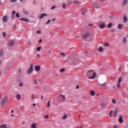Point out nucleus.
Returning <instances> with one entry per match:
<instances>
[{"instance_id":"obj_11","label":"nucleus","mask_w":128,"mask_h":128,"mask_svg":"<svg viewBox=\"0 0 128 128\" xmlns=\"http://www.w3.org/2000/svg\"><path fill=\"white\" fill-rule=\"evenodd\" d=\"M40 70V65H38V66H35V70L36 72H38Z\"/></svg>"},{"instance_id":"obj_3","label":"nucleus","mask_w":128,"mask_h":128,"mask_svg":"<svg viewBox=\"0 0 128 128\" xmlns=\"http://www.w3.org/2000/svg\"><path fill=\"white\" fill-rule=\"evenodd\" d=\"M59 100L60 102H64L66 101V96L62 94L59 95Z\"/></svg>"},{"instance_id":"obj_33","label":"nucleus","mask_w":128,"mask_h":128,"mask_svg":"<svg viewBox=\"0 0 128 128\" xmlns=\"http://www.w3.org/2000/svg\"><path fill=\"white\" fill-rule=\"evenodd\" d=\"M112 23H110L107 26L108 28H112Z\"/></svg>"},{"instance_id":"obj_16","label":"nucleus","mask_w":128,"mask_h":128,"mask_svg":"<svg viewBox=\"0 0 128 128\" xmlns=\"http://www.w3.org/2000/svg\"><path fill=\"white\" fill-rule=\"evenodd\" d=\"M119 122L120 124H122L124 122V119H122V116H120L119 118Z\"/></svg>"},{"instance_id":"obj_17","label":"nucleus","mask_w":128,"mask_h":128,"mask_svg":"<svg viewBox=\"0 0 128 128\" xmlns=\"http://www.w3.org/2000/svg\"><path fill=\"white\" fill-rule=\"evenodd\" d=\"M31 128H36V124L33 123L31 125Z\"/></svg>"},{"instance_id":"obj_43","label":"nucleus","mask_w":128,"mask_h":128,"mask_svg":"<svg viewBox=\"0 0 128 128\" xmlns=\"http://www.w3.org/2000/svg\"><path fill=\"white\" fill-rule=\"evenodd\" d=\"M2 34H3V36L4 38H6V33H4V32H2Z\"/></svg>"},{"instance_id":"obj_18","label":"nucleus","mask_w":128,"mask_h":128,"mask_svg":"<svg viewBox=\"0 0 128 128\" xmlns=\"http://www.w3.org/2000/svg\"><path fill=\"white\" fill-rule=\"evenodd\" d=\"M122 28H124V25H122V24H119L118 26V28L119 30H122Z\"/></svg>"},{"instance_id":"obj_23","label":"nucleus","mask_w":128,"mask_h":128,"mask_svg":"<svg viewBox=\"0 0 128 128\" xmlns=\"http://www.w3.org/2000/svg\"><path fill=\"white\" fill-rule=\"evenodd\" d=\"M14 14H16V11H13L12 12V18H14Z\"/></svg>"},{"instance_id":"obj_24","label":"nucleus","mask_w":128,"mask_h":128,"mask_svg":"<svg viewBox=\"0 0 128 128\" xmlns=\"http://www.w3.org/2000/svg\"><path fill=\"white\" fill-rule=\"evenodd\" d=\"M50 100H49L47 103V107L50 108Z\"/></svg>"},{"instance_id":"obj_55","label":"nucleus","mask_w":128,"mask_h":128,"mask_svg":"<svg viewBox=\"0 0 128 128\" xmlns=\"http://www.w3.org/2000/svg\"><path fill=\"white\" fill-rule=\"evenodd\" d=\"M88 26H94V24H88Z\"/></svg>"},{"instance_id":"obj_5","label":"nucleus","mask_w":128,"mask_h":128,"mask_svg":"<svg viewBox=\"0 0 128 128\" xmlns=\"http://www.w3.org/2000/svg\"><path fill=\"white\" fill-rule=\"evenodd\" d=\"M100 3L95 2L94 4V8H100Z\"/></svg>"},{"instance_id":"obj_30","label":"nucleus","mask_w":128,"mask_h":128,"mask_svg":"<svg viewBox=\"0 0 128 128\" xmlns=\"http://www.w3.org/2000/svg\"><path fill=\"white\" fill-rule=\"evenodd\" d=\"M42 48V47L41 46H39V47H38L36 48V50L37 52H40V49Z\"/></svg>"},{"instance_id":"obj_6","label":"nucleus","mask_w":128,"mask_h":128,"mask_svg":"<svg viewBox=\"0 0 128 128\" xmlns=\"http://www.w3.org/2000/svg\"><path fill=\"white\" fill-rule=\"evenodd\" d=\"M123 20L124 24H126V22H128V17L126 16V14L124 15Z\"/></svg>"},{"instance_id":"obj_40","label":"nucleus","mask_w":128,"mask_h":128,"mask_svg":"<svg viewBox=\"0 0 128 128\" xmlns=\"http://www.w3.org/2000/svg\"><path fill=\"white\" fill-rule=\"evenodd\" d=\"M112 102L113 103V104H116V99H114V98H113L112 99Z\"/></svg>"},{"instance_id":"obj_50","label":"nucleus","mask_w":128,"mask_h":128,"mask_svg":"<svg viewBox=\"0 0 128 128\" xmlns=\"http://www.w3.org/2000/svg\"><path fill=\"white\" fill-rule=\"evenodd\" d=\"M45 118H48V114H46L44 116Z\"/></svg>"},{"instance_id":"obj_58","label":"nucleus","mask_w":128,"mask_h":128,"mask_svg":"<svg viewBox=\"0 0 128 128\" xmlns=\"http://www.w3.org/2000/svg\"><path fill=\"white\" fill-rule=\"evenodd\" d=\"M0 98H2V94H0Z\"/></svg>"},{"instance_id":"obj_56","label":"nucleus","mask_w":128,"mask_h":128,"mask_svg":"<svg viewBox=\"0 0 128 128\" xmlns=\"http://www.w3.org/2000/svg\"><path fill=\"white\" fill-rule=\"evenodd\" d=\"M52 22H54L56 20V18H54L52 20Z\"/></svg>"},{"instance_id":"obj_48","label":"nucleus","mask_w":128,"mask_h":128,"mask_svg":"<svg viewBox=\"0 0 128 128\" xmlns=\"http://www.w3.org/2000/svg\"><path fill=\"white\" fill-rule=\"evenodd\" d=\"M126 4V0H125L123 2V6H124Z\"/></svg>"},{"instance_id":"obj_34","label":"nucleus","mask_w":128,"mask_h":128,"mask_svg":"<svg viewBox=\"0 0 128 128\" xmlns=\"http://www.w3.org/2000/svg\"><path fill=\"white\" fill-rule=\"evenodd\" d=\"M114 32H116V29H112L110 30V32H112V34H114Z\"/></svg>"},{"instance_id":"obj_32","label":"nucleus","mask_w":128,"mask_h":128,"mask_svg":"<svg viewBox=\"0 0 128 128\" xmlns=\"http://www.w3.org/2000/svg\"><path fill=\"white\" fill-rule=\"evenodd\" d=\"M100 86H106V83H104L103 84H101L100 85Z\"/></svg>"},{"instance_id":"obj_41","label":"nucleus","mask_w":128,"mask_h":128,"mask_svg":"<svg viewBox=\"0 0 128 128\" xmlns=\"http://www.w3.org/2000/svg\"><path fill=\"white\" fill-rule=\"evenodd\" d=\"M16 18H20V14H18V12L16 14Z\"/></svg>"},{"instance_id":"obj_28","label":"nucleus","mask_w":128,"mask_h":128,"mask_svg":"<svg viewBox=\"0 0 128 128\" xmlns=\"http://www.w3.org/2000/svg\"><path fill=\"white\" fill-rule=\"evenodd\" d=\"M122 76H120L119 78V79L118 80V82H122Z\"/></svg>"},{"instance_id":"obj_13","label":"nucleus","mask_w":128,"mask_h":128,"mask_svg":"<svg viewBox=\"0 0 128 128\" xmlns=\"http://www.w3.org/2000/svg\"><path fill=\"white\" fill-rule=\"evenodd\" d=\"M9 44H10V46H14V40H10Z\"/></svg>"},{"instance_id":"obj_53","label":"nucleus","mask_w":128,"mask_h":128,"mask_svg":"<svg viewBox=\"0 0 128 128\" xmlns=\"http://www.w3.org/2000/svg\"><path fill=\"white\" fill-rule=\"evenodd\" d=\"M42 42V39H40V40H39V41H38V42L40 43V42Z\"/></svg>"},{"instance_id":"obj_14","label":"nucleus","mask_w":128,"mask_h":128,"mask_svg":"<svg viewBox=\"0 0 128 128\" xmlns=\"http://www.w3.org/2000/svg\"><path fill=\"white\" fill-rule=\"evenodd\" d=\"M106 26V24H104V23H102L100 26L99 27L100 28H104V26Z\"/></svg>"},{"instance_id":"obj_49","label":"nucleus","mask_w":128,"mask_h":128,"mask_svg":"<svg viewBox=\"0 0 128 128\" xmlns=\"http://www.w3.org/2000/svg\"><path fill=\"white\" fill-rule=\"evenodd\" d=\"M79 2L78 0H75L73 4H78Z\"/></svg>"},{"instance_id":"obj_46","label":"nucleus","mask_w":128,"mask_h":128,"mask_svg":"<svg viewBox=\"0 0 128 128\" xmlns=\"http://www.w3.org/2000/svg\"><path fill=\"white\" fill-rule=\"evenodd\" d=\"M51 20H50V19L48 20V21L46 22V24H50V22Z\"/></svg>"},{"instance_id":"obj_52","label":"nucleus","mask_w":128,"mask_h":128,"mask_svg":"<svg viewBox=\"0 0 128 128\" xmlns=\"http://www.w3.org/2000/svg\"><path fill=\"white\" fill-rule=\"evenodd\" d=\"M28 44H30V46L32 44V41H30V40L28 41Z\"/></svg>"},{"instance_id":"obj_1","label":"nucleus","mask_w":128,"mask_h":128,"mask_svg":"<svg viewBox=\"0 0 128 128\" xmlns=\"http://www.w3.org/2000/svg\"><path fill=\"white\" fill-rule=\"evenodd\" d=\"M90 76L88 77V78H90V80H94V78H96V72H94V71L92 70H91L90 71H88V76Z\"/></svg>"},{"instance_id":"obj_12","label":"nucleus","mask_w":128,"mask_h":128,"mask_svg":"<svg viewBox=\"0 0 128 128\" xmlns=\"http://www.w3.org/2000/svg\"><path fill=\"white\" fill-rule=\"evenodd\" d=\"M118 110L117 108L114 111V118H116V116L117 114H118Z\"/></svg>"},{"instance_id":"obj_22","label":"nucleus","mask_w":128,"mask_h":128,"mask_svg":"<svg viewBox=\"0 0 128 128\" xmlns=\"http://www.w3.org/2000/svg\"><path fill=\"white\" fill-rule=\"evenodd\" d=\"M86 12H88V10H86L82 9V14H84Z\"/></svg>"},{"instance_id":"obj_36","label":"nucleus","mask_w":128,"mask_h":128,"mask_svg":"<svg viewBox=\"0 0 128 128\" xmlns=\"http://www.w3.org/2000/svg\"><path fill=\"white\" fill-rule=\"evenodd\" d=\"M66 70L64 68H62L60 70V72H65Z\"/></svg>"},{"instance_id":"obj_4","label":"nucleus","mask_w":128,"mask_h":128,"mask_svg":"<svg viewBox=\"0 0 128 128\" xmlns=\"http://www.w3.org/2000/svg\"><path fill=\"white\" fill-rule=\"evenodd\" d=\"M32 68H34V64H31L30 68L28 69L27 71V74H32Z\"/></svg>"},{"instance_id":"obj_35","label":"nucleus","mask_w":128,"mask_h":128,"mask_svg":"<svg viewBox=\"0 0 128 128\" xmlns=\"http://www.w3.org/2000/svg\"><path fill=\"white\" fill-rule=\"evenodd\" d=\"M36 80H38V82H40V79H38V80H36L34 81V84H38V82H36Z\"/></svg>"},{"instance_id":"obj_42","label":"nucleus","mask_w":128,"mask_h":128,"mask_svg":"<svg viewBox=\"0 0 128 128\" xmlns=\"http://www.w3.org/2000/svg\"><path fill=\"white\" fill-rule=\"evenodd\" d=\"M18 0H10V2H16Z\"/></svg>"},{"instance_id":"obj_27","label":"nucleus","mask_w":128,"mask_h":128,"mask_svg":"<svg viewBox=\"0 0 128 128\" xmlns=\"http://www.w3.org/2000/svg\"><path fill=\"white\" fill-rule=\"evenodd\" d=\"M123 43L126 44V37H124L123 38Z\"/></svg>"},{"instance_id":"obj_51","label":"nucleus","mask_w":128,"mask_h":128,"mask_svg":"<svg viewBox=\"0 0 128 128\" xmlns=\"http://www.w3.org/2000/svg\"><path fill=\"white\" fill-rule=\"evenodd\" d=\"M34 98H35L34 94H32V100H34Z\"/></svg>"},{"instance_id":"obj_26","label":"nucleus","mask_w":128,"mask_h":128,"mask_svg":"<svg viewBox=\"0 0 128 128\" xmlns=\"http://www.w3.org/2000/svg\"><path fill=\"white\" fill-rule=\"evenodd\" d=\"M30 14V12H28V10H24V14L25 15L28 14Z\"/></svg>"},{"instance_id":"obj_20","label":"nucleus","mask_w":128,"mask_h":128,"mask_svg":"<svg viewBox=\"0 0 128 128\" xmlns=\"http://www.w3.org/2000/svg\"><path fill=\"white\" fill-rule=\"evenodd\" d=\"M4 56V50L2 49L0 50V58Z\"/></svg>"},{"instance_id":"obj_21","label":"nucleus","mask_w":128,"mask_h":128,"mask_svg":"<svg viewBox=\"0 0 128 128\" xmlns=\"http://www.w3.org/2000/svg\"><path fill=\"white\" fill-rule=\"evenodd\" d=\"M98 51L100 52H104V48L102 46H100L98 50Z\"/></svg>"},{"instance_id":"obj_37","label":"nucleus","mask_w":128,"mask_h":128,"mask_svg":"<svg viewBox=\"0 0 128 128\" xmlns=\"http://www.w3.org/2000/svg\"><path fill=\"white\" fill-rule=\"evenodd\" d=\"M22 86H24V83L20 82L19 84V86L22 87Z\"/></svg>"},{"instance_id":"obj_61","label":"nucleus","mask_w":128,"mask_h":128,"mask_svg":"<svg viewBox=\"0 0 128 128\" xmlns=\"http://www.w3.org/2000/svg\"><path fill=\"white\" fill-rule=\"evenodd\" d=\"M40 54H37V58H40Z\"/></svg>"},{"instance_id":"obj_8","label":"nucleus","mask_w":128,"mask_h":128,"mask_svg":"<svg viewBox=\"0 0 128 128\" xmlns=\"http://www.w3.org/2000/svg\"><path fill=\"white\" fill-rule=\"evenodd\" d=\"M90 36V33L87 32L86 34H85L83 36L82 38H88Z\"/></svg>"},{"instance_id":"obj_59","label":"nucleus","mask_w":128,"mask_h":128,"mask_svg":"<svg viewBox=\"0 0 128 128\" xmlns=\"http://www.w3.org/2000/svg\"><path fill=\"white\" fill-rule=\"evenodd\" d=\"M122 70V67L120 66V68H119V72H120Z\"/></svg>"},{"instance_id":"obj_64","label":"nucleus","mask_w":128,"mask_h":128,"mask_svg":"<svg viewBox=\"0 0 128 128\" xmlns=\"http://www.w3.org/2000/svg\"><path fill=\"white\" fill-rule=\"evenodd\" d=\"M33 106H36V104H33Z\"/></svg>"},{"instance_id":"obj_19","label":"nucleus","mask_w":128,"mask_h":128,"mask_svg":"<svg viewBox=\"0 0 128 128\" xmlns=\"http://www.w3.org/2000/svg\"><path fill=\"white\" fill-rule=\"evenodd\" d=\"M90 96H94V94H96V92H94V90H91V91H90Z\"/></svg>"},{"instance_id":"obj_60","label":"nucleus","mask_w":128,"mask_h":128,"mask_svg":"<svg viewBox=\"0 0 128 128\" xmlns=\"http://www.w3.org/2000/svg\"><path fill=\"white\" fill-rule=\"evenodd\" d=\"M76 88L77 89H78V88H80V86H76Z\"/></svg>"},{"instance_id":"obj_62","label":"nucleus","mask_w":128,"mask_h":128,"mask_svg":"<svg viewBox=\"0 0 128 128\" xmlns=\"http://www.w3.org/2000/svg\"><path fill=\"white\" fill-rule=\"evenodd\" d=\"M113 128H117L116 125H114Z\"/></svg>"},{"instance_id":"obj_29","label":"nucleus","mask_w":128,"mask_h":128,"mask_svg":"<svg viewBox=\"0 0 128 128\" xmlns=\"http://www.w3.org/2000/svg\"><path fill=\"white\" fill-rule=\"evenodd\" d=\"M120 86H121V84H120V82H118L117 83V86H118V88H120Z\"/></svg>"},{"instance_id":"obj_39","label":"nucleus","mask_w":128,"mask_h":128,"mask_svg":"<svg viewBox=\"0 0 128 128\" xmlns=\"http://www.w3.org/2000/svg\"><path fill=\"white\" fill-rule=\"evenodd\" d=\"M60 54L63 56V58H66V54H64V53L61 52Z\"/></svg>"},{"instance_id":"obj_25","label":"nucleus","mask_w":128,"mask_h":128,"mask_svg":"<svg viewBox=\"0 0 128 128\" xmlns=\"http://www.w3.org/2000/svg\"><path fill=\"white\" fill-rule=\"evenodd\" d=\"M0 128H6V124H2L0 126Z\"/></svg>"},{"instance_id":"obj_44","label":"nucleus","mask_w":128,"mask_h":128,"mask_svg":"<svg viewBox=\"0 0 128 128\" xmlns=\"http://www.w3.org/2000/svg\"><path fill=\"white\" fill-rule=\"evenodd\" d=\"M112 110H110L109 114L110 116H112Z\"/></svg>"},{"instance_id":"obj_7","label":"nucleus","mask_w":128,"mask_h":128,"mask_svg":"<svg viewBox=\"0 0 128 128\" xmlns=\"http://www.w3.org/2000/svg\"><path fill=\"white\" fill-rule=\"evenodd\" d=\"M8 20V18L6 16H4L2 18V20L4 22H7Z\"/></svg>"},{"instance_id":"obj_15","label":"nucleus","mask_w":128,"mask_h":128,"mask_svg":"<svg viewBox=\"0 0 128 128\" xmlns=\"http://www.w3.org/2000/svg\"><path fill=\"white\" fill-rule=\"evenodd\" d=\"M21 98H22V96H20V94H16V98H17L18 100H20Z\"/></svg>"},{"instance_id":"obj_9","label":"nucleus","mask_w":128,"mask_h":128,"mask_svg":"<svg viewBox=\"0 0 128 128\" xmlns=\"http://www.w3.org/2000/svg\"><path fill=\"white\" fill-rule=\"evenodd\" d=\"M48 16V14H46V13H42L40 16V19L42 20V18H44V16Z\"/></svg>"},{"instance_id":"obj_45","label":"nucleus","mask_w":128,"mask_h":128,"mask_svg":"<svg viewBox=\"0 0 128 128\" xmlns=\"http://www.w3.org/2000/svg\"><path fill=\"white\" fill-rule=\"evenodd\" d=\"M36 34H42V32L40 30H38L36 32Z\"/></svg>"},{"instance_id":"obj_31","label":"nucleus","mask_w":128,"mask_h":128,"mask_svg":"<svg viewBox=\"0 0 128 128\" xmlns=\"http://www.w3.org/2000/svg\"><path fill=\"white\" fill-rule=\"evenodd\" d=\"M66 118H68V115L67 114H65L62 117V119L63 120H66Z\"/></svg>"},{"instance_id":"obj_38","label":"nucleus","mask_w":128,"mask_h":128,"mask_svg":"<svg viewBox=\"0 0 128 128\" xmlns=\"http://www.w3.org/2000/svg\"><path fill=\"white\" fill-rule=\"evenodd\" d=\"M104 46H110V44H108V42H106V43L104 44Z\"/></svg>"},{"instance_id":"obj_57","label":"nucleus","mask_w":128,"mask_h":128,"mask_svg":"<svg viewBox=\"0 0 128 128\" xmlns=\"http://www.w3.org/2000/svg\"><path fill=\"white\" fill-rule=\"evenodd\" d=\"M76 128H84V126H80V127H77Z\"/></svg>"},{"instance_id":"obj_63","label":"nucleus","mask_w":128,"mask_h":128,"mask_svg":"<svg viewBox=\"0 0 128 128\" xmlns=\"http://www.w3.org/2000/svg\"><path fill=\"white\" fill-rule=\"evenodd\" d=\"M112 88H116V86H114Z\"/></svg>"},{"instance_id":"obj_2","label":"nucleus","mask_w":128,"mask_h":128,"mask_svg":"<svg viewBox=\"0 0 128 128\" xmlns=\"http://www.w3.org/2000/svg\"><path fill=\"white\" fill-rule=\"evenodd\" d=\"M8 104V96H4L2 101L1 106H4Z\"/></svg>"},{"instance_id":"obj_54","label":"nucleus","mask_w":128,"mask_h":128,"mask_svg":"<svg viewBox=\"0 0 128 128\" xmlns=\"http://www.w3.org/2000/svg\"><path fill=\"white\" fill-rule=\"evenodd\" d=\"M55 8H56V6H54L51 8V10H54Z\"/></svg>"},{"instance_id":"obj_47","label":"nucleus","mask_w":128,"mask_h":128,"mask_svg":"<svg viewBox=\"0 0 128 128\" xmlns=\"http://www.w3.org/2000/svg\"><path fill=\"white\" fill-rule=\"evenodd\" d=\"M62 8H63L66 9V4H62Z\"/></svg>"},{"instance_id":"obj_10","label":"nucleus","mask_w":128,"mask_h":128,"mask_svg":"<svg viewBox=\"0 0 128 128\" xmlns=\"http://www.w3.org/2000/svg\"><path fill=\"white\" fill-rule=\"evenodd\" d=\"M20 20H22V22H30V20L28 19L24 18H21Z\"/></svg>"}]
</instances>
